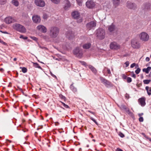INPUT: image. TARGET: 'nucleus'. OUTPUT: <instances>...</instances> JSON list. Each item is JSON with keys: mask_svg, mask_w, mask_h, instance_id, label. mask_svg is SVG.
<instances>
[{"mask_svg": "<svg viewBox=\"0 0 151 151\" xmlns=\"http://www.w3.org/2000/svg\"><path fill=\"white\" fill-rule=\"evenodd\" d=\"M13 28L21 33H24L26 32V29L23 25L18 23L14 24L12 26Z\"/></svg>", "mask_w": 151, "mask_h": 151, "instance_id": "obj_1", "label": "nucleus"}, {"mask_svg": "<svg viewBox=\"0 0 151 151\" xmlns=\"http://www.w3.org/2000/svg\"><path fill=\"white\" fill-rule=\"evenodd\" d=\"M131 45L132 48L136 49H139L141 46L140 41L136 38H134L131 40Z\"/></svg>", "mask_w": 151, "mask_h": 151, "instance_id": "obj_2", "label": "nucleus"}, {"mask_svg": "<svg viewBox=\"0 0 151 151\" xmlns=\"http://www.w3.org/2000/svg\"><path fill=\"white\" fill-rule=\"evenodd\" d=\"M105 32L102 29L99 28L96 30V35L97 38L100 40L104 39L105 37Z\"/></svg>", "mask_w": 151, "mask_h": 151, "instance_id": "obj_3", "label": "nucleus"}, {"mask_svg": "<svg viewBox=\"0 0 151 151\" xmlns=\"http://www.w3.org/2000/svg\"><path fill=\"white\" fill-rule=\"evenodd\" d=\"M139 37L142 41L146 42L149 39V36L148 34L145 32H141L139 35Z\"/></svg>", "mask_w": 151, "mask_h": 151, "instance_id": "obj_4", "label": "nucleus"}, {"mask_svg": "<svg viewBox=\"0 0 151 151\" xmlns=\"http://www.w3.org/2000/svg\"><path fill=\"white\" fill-rule=\"evenodd\" d=\"M59 32L58 28L56 27H51L50 30V36L52 38H55L58 36Z\"/></svg>", "mask_w": 151, "mask_h": 151, "instance_id": "obj_5", "label": "nucleus"}, {"mask_svg": "<svg viewBox=\"0 0 151 151\" xmlns=\"http://www.w3.org/2000/svg\"><path fill=\"white\" fill-rule=\"evenodd\" d=\"M109 47L110 49L114 50H118L120 48V45L115 42H111L110 44Z\"/></svg>", "mask_w": 151, "mask_h": 151, "instance_id": "obj_6", "label": "nucleus"}, {"mask_svg": "<svg viewBox=\"0 0 151 151\" xmlns=\"http://www.w3.org/2000/svg\"><path fill=\"white\" fill-rule=\"evenodd\" d=\"M96 24V21L94 20L86 24V27L87 29L90 30L95 27Z\"/></svg>", "mask_w": 151, "mask_h": 151, "instance_id": "obj_7", "label": "nucleus"}, {"mask_svg": "<svg viewBox=\"0 0 151 151\" xmlns=\"http://www.w3.org/2000/svg\"><path fill=\"white\" fill-rule=\"evenodd\" d=\"M73 53L78 57L81 58L83 54V51L80 49L79 47H76L73 50Z\"/></svg>", "mask_w": 151, "mask_h": 151, "instance_id": "obj_8", "label": "nucleus"}, {"mask_svg": "<svg viewBox=\"0 0 151 151\" xmlns=\"http://www.w3.org/2000/svg\"><path fill=\"white\" fill-rule=\"evenodd\" d=\"M4 22L6 24H9L15 22H16V20L13 17L9 16L5 18Z\"/></svg>", "mask_w": 151, "mask_h": 151, "instance_id": "obj_9", "label": "nucleus"}, {"mask_svg": "<svg viewBox=\"0 0 151 151\" xmlns=\"http://www.w3.org/2000/svg\"><path fill=\"white\" fill-rule=\"evenodd\" d=\"M100 80L101 83L104 84L106 87H108L111 86L112 84L111 82L105 78L102 77H100Z\"/></svg>", "mask_w": 151, "mask_h": 151, "instance_id": "obj_10", "label": "nucleus"}, {"mask_svg": "<svg viewBox=\"0 0 151 151\" xmlns=\"http://www.w3.org/2000/svg\"><path fill=\"white\" fill-rule=\"evenodd\" d=\"M126 6L128 9L134 10L137 8V6L136 5L131 2L128 1L126 4Z\"/></svg>", "mask_w": 151, "mask_h": 151, "instance_id": "obj_11", "label": "nucleus"}, {"mask_svg": "<svg viewBox=\"0 0 151 151\" xmlns=\"http://www.w3.org/2000/svg\"><path fill=\"white\" fill-rule=\"evenodd\" d=\"M35 3L37 6L41 7H44L45 5V3L42 0H35Z\"/></svg>", "mask_w": 151, "mask_h": 151, "instance_id": "obj_12", "label": "nucleus"}, {"mask_svg": "<svg viewBox=\"0 0 151 151\" xmlns=\"http://www.w3.org/2000/svg\"><path fill=\"white\" fill-rule=\"evenodd\" d=\"M63 4V8L65 10L68 9L71 6V4L68 0H65Z\"/></svg>", "mask_w": 151, "mask_h": 151, "instance_id": "obj_13", "label": "nucleus"}, {"mask_svg": "<svg viewBox=\"0 0 151 151\" xmlns=\"http://www.w3.org/2000/svg\"><path fill=\"white\" fill-rule=\"evenodd\" d=\"M86 4V6L89 8H92L95 6V3L91 1H87Z\"/></svg>", "mask_w": 151, "mask_h": 151, "instance_id": "obj_14", "label": "nucleus"}, {"mask_svg": "<svg viewBox=\"0 0 151 151\" xmlns=\"http://www.w3.org/2000/svg\"><path fill=\"white\" fill-rule=\"evenodd\" d=\"M72 17L74 19H78L80 17V13L77 11L73 12L71 14Z\"/></svg>", "mask_w": 151, "mask_h": 151, "instance_id": "obj_15", "label": "nucleus"}, {"mask_svg": "<svg viewBox=\"0 0 151 151\" xmlns=\"http://www.w3.org/2000/svg\"><path fill=\"white\" fill-rule=\"evenodd\" d=\"M37 29L38 30L42 32L45 33L47 31V29L46 28L42 25H40L37 27Z\"/></svg>", "mask_w": 151, "mask_h": 151, "instance_id": "obj_16", "label": "nucleus"}, {"mask_svg": "<svg viewBox=\"0 0 151 151\" xmlns=\"http://www.w3.org/2000/svg\"><path fill=\"white\" fill-rule=\"evenodd\" d=\"M145 98L144 97L138 99L139 104L142 106H144L145 105Z\"/></svg>", "mask_w": 151, "mask_h": 151, "instance_id": "obj_17", "label": "nucleus"}, {"mask_svg": "<svg viewBox=\"0 0 151 151\" xmlns=\"http://www.w3.org/2000/svg\"><path fill=\"white\" fill-rule=\"evenodd\" d=\"M32 19L33 21L36 23H39L41 21L40 17L37 15H34L32 17Z\"/></svg>", "mask_w": 151, "mask_h": 151, "instance_id": "obj_18", "label": "nucleus"}, {"mask_svg": "<svg viewBox=\"0 0 151 151\" xmlns=\"http://www.w3.org/2000/svg\"><path fill=\"white\" fill-rule=\"evenodd\" d=\"M103 73L104 75L107 76L108 74H111L110 70L108 68L105 67L103 70Z\"/></svg>", "mask_w": 151, "mask_h": 151, "instance_id": "obj_19", "label": "nucleus"}, {"mask_svg": "<svg viewBox=\"0 0 151 151\" xmlns=\"http://www.w3.org/2000/svg\"><path fill=\"white\" fill-rule=\"evenodd\" d=\"M66 37L69 39H71L74 37V34L72 32H70L68 33H67L66 34Z\"/></svg>", "mask_w": 151, "mask_h": 151, "instance_id": "obj_20", "label": "nucleus"}, {"mask_svg": "<svg viewBox=\"0 0 151 151\" xmlns=\"http://www.w3.org/2000/svg\"><path fill=\"white\" fill-rule=\"evenodd\" d=\"M108 30L110 32H112L115 29V25L113 24H112L108 26Z\"/></svg>", "mask_w": 151, "mask_h": 151, "instance_id": "obj_21", "label": "nucleus"}, {"mask_svg": "<svg viewBox=\"0 0 151 151\" xmlns=\"http://www.w3.org/2000/svg\"><path fill=\"white\" fill-rule=\"evenodd\" d=\"M113 4L114 6L116 7L118 6L120 3L119 0H112Z\"/></svg>", "mask_w": 151, "mask_h": 151, "instance_id": "obj_22", "label": "nucleus"}, {"mask_svg": "<svg viewBox=\"0 0 151 151\" xmlns=\"http://www.w3.org/2000/svg\"><path fill=\"white\" fill-rule=\"evenodd\" d=\"M12 3L16 6H18L19 5V2L17 0H12Z\"/></svg>", "mask_w": 151, "mask_h": 151, "instance_id": "obj_23", "label": "nucleus"}, {"mask_svg": "<svg viewBox=\"0 0 151 151\" xmlns=\"http://www.w3.org/2000/svg\"><path fill=\"white\" fill-rule=\"evenodd\" d=\"M145 89L147 91L148 95L150 96L151 95V88L147 86L145 87Z\"/></svg>", "mask_w": 151, "mask_h": 151, "instance_id": "obj_24", "label": "nucleus"}, {"mask_svg": "<svg viewBox=\"0 0 151 151\" xmlns=\"http://www.w3.org/2000/svg\"><path fill=\"white\" fill-rule=\"evenodd\" d=\"M151 69V67H148L146 68L143 69L142 71L143 72H145L146 73H148Z\"/></svg>", "mask_w": 151, "mask_h": 151, "instance_id": "obj_25", "label": "nucleus"}, {"mask_svg": "<svg viewBox=\"0 0 151 151\" xmlns=\"http://www.w3.org/2000/svg\"><path fill=\"white\" fill-rule=\"evenodd\" d=\"M88 68L91 70L94 73H96L97 71L96 69L91 65H90L88 66Z\"/></svg>", "mask_w": 151, "mask_h": 151, "instance_id": "obj_26", "label": "nucleus"}, {"mask_svg": "<svg viewBox=\"0 0 151 151\" xmlns=\"http://www.w3.org/2000/svg\"><path fill=\"white\" fill-rule=\"evenodd\" d=\"M91 46V44L89 43H87L84 44L83 45V47L84 49H87L89 48Z\"/></svg>", "mask_w": 151, "mask_h": 151, "instance_id": "obj_27", "label": "nucleus"}, {"mask_svg": "<svg viewBox=\"0 0 151 151\" xmlns=\"http://www.w3.org/2000/svg\"><path fill=\"white\" fill-rule=\"evenodd\" d=\"M145 8L146 9H150L151 8V4L150 3H146L145 6Z\"/></svg>", "mask_w": 151, "mask_h": 151, "instance_id": "obj_28", "label": "nucleus"}, {"mask_svg": "<svg viewBox=\"0 0 151 151\" xmlns=\"http://www.w3.org/2000/svg\"><path fill=\"white\" fill-rule=\"evenodd\" d=\"M33 66L35 68H37L40 69H41V68L39 65L37 63H33Z\"/></svg>", "mask_w": 151, "mask_h": 151, "instance_id": "obj_29", "label": "nucleus"}, {"mask_svg": "<svg viewBox=\"0 0 151 151\" xmlns=\"http://www.w3.org/2000/svg\"><path fill=\"white\" fill-rule=\"evenodd\" d=\"M77 4L79 6H82L83 0H76Z\"/></svg>", "mask_w": 151, "mask_h": 151, "instance_id": "obj_30", "label": "nucleus"}, {"mask_svg": "<svg viewBox=\"0 0 151 151\" xmlns=\"http://www.w3.org/2000/svg\"><path fill=\"white\" fill-rule=\"evenodd\" d=\"M22 69V70L23 73H26L27 71V69L25 67H20Z\"/></svg>", "mask_w": 151, "mask_h": 151, "instance_id": "obj_31", "label": "nucleus"}, {"mask_svg": "<svg viewBox=\"0 0 151 151\" xmlns=\"http://www.w3.org/2000/svg\"><path fill=\"white\" fill-rule=\"evenodd\" d=\"M151 81L150 80H145L143 81V82L145 84H149Z\"/></svg>", "mask_w": 151, "mask_h": 151, "instance_id": "obj_32", "label": "nucleus"}, {"mask_svg": "<svg viewBox=\"0 0 151 151\" xmlns=\"http://www.w3.org/2000/svg\"><path fill=\"white\" fill-rule=\"evenodd\" d=\"M60 98L62 100H64L65 101L66 99V98L62 94H60L59 95Z\"/></svg>", "mask_w": 151, "mask_h": 151, "instance_id": "obj_33", "label": "nucleus"}, {"mask_svg": "<svg viewBox=\"0 0 151 151\" xmlns=\"http://www.w3.org/2000/svg\"><path fill=\"white\" fill-rule=\"evenodd\" d=\"M51 1L54 3L55 4H58L60 1V0H51Z\"/></svg>", "mask_w": 151, "mask_h": 151, "instance_id": "obj_34", "label": "nucleus"}, {"mask_svg": "<svg viewBox=\"0 0 151 151\" xmlns=\"http://www.w3.org/2000/svg\"><path fill=\"white\" fill-rule=\"evenodd\" d=\"M6 0H0V4L4 5L6 2Z\"/></svg>", "mask_w": 151, "mask_h": 151, "instance_id": "obj_35", "label": "nucleus"}, {"mask_svg": "<svg viewBox=\"0 0 151 151\" xmlns=\"http://www.w3.org/2000/svg\"><path fill=\"white\" fill-rule=\"evenodd\" d=\"M60 102L65 108H69V106L68 105L65 104L64 103L61 101Z\"/></svg>", "mask_w": 151, "mask_h": 151, "instance_id": "obj_36", "label": "nucleus"}, {"mask_svg": "<svg viewBox=\"0 0 151 151\" xmlns=\"http://www.w3.org/2000/svg\"><path fill=\"white\" fill-rule=\"evenodd\" d=\"M126 79L128 83H130L132 81V78L129 77H127Z\"/></svg>", "mask_w": 151, "mask_h": 151, "instance_id": "obj_37", "label": "nucleus"}, {"mask_svg": "<svg viewBox=\"0 0 151 151\" xmlns=\"http://www.w3.org/2000/svg\"><path fill=\"white\" fill-rule=\"evenodd\" d=\"M70 88L74 92H76L77 91L76 88L73 87V86H71Z\"/></svg>", "mask_w": 151, "mask_h": 151, "instance_id": "obj_38", "label": "nucleus"}, {"mask_svg": "<svg viewBox=\"0 0 151 151\" xmlns=\"http://www.w3.org/2000/svg\"><path fill=\"white\" fill-rule=\"evenodd\" d=\"M140 71V69L138 68L137 69L135 70V72L137 74H138L139 73Z\"/></svg>", "mask_w": 151, "mask_h": 151, "instance_id": "obj_39", "label": "nucleus"}, {"mask_svg": "<svg viewBox=\"0 0 151 151\" xmlns=\"http://www.w3.org/2000/svg\"><path fill=\"white\" fill-rule=\"evenodd\" d=\"M119 135L121 137H124V135L122 133L119 132Z\"/></svg>", "mask_w": 151, "mask_h": 151, "instance_id": "obj_40", "label": "nucleus"}, {"mask_svg": "<svg viewBox=\"0 0 151 151\" xmlns=\"http://www.w3.org/2000/svg\"><path fill=\"white\" fill-rule=\"evenodd\" d=\"M79 62L83 65H86V63L84 61H80Z\"/></svg>", "mask_w": 151, "mask_h": 151, "instance_id": "obj_41", "label": "nucleus"}, {"mask_svg": "<svg viewBox=\"0 0 151 151\" xmlns=\"http://www.w3.org/2000/svg\"><path fill=\"white\" fill-rule=\"evenodd\" d=\"M90 119L92 120L94 122L95 124H97V122L92 117H91L90 118Z\"/></svg>", "mask_w": 151, "mask_h": 151, "instance_id": "obj_42", "label": "nucleus"}, {"mask_svg": "<svg viewBox=\"0 0 151 151\" xmlns=\"http://www.w3.org/2000/svg\"><path fill=\"white\" fill-rule=\"evenodd\" d=\"M122 78L123 79H126L127 77L124 74H123L122 75Z\"/></svg>", "mask_w": 151, "mask_h": 151, "instance_id": "obj_43", "label": "nucleus"}, {"mask_svg": "<svg viewBox=\"0 0 151 151\" xmlns=\"http://www.w3.org/2000/svg\"><path fill=\"white\" fill-rule=\"evenodd\" d=\"M0 43H2L4 45L8 46L7 44L5 42H4V41H3L2 40L1 41V42H0Z\"/></svg>", "mask_w": 151, "mask_h": 151, "instance_id": "obj_44", "label": "nucleus"}, {"mask_svg": "<svg viewBox=\"0 0 151 151\" xmlns=\"http://www.w3.org/2000/svg\"><path fill=\"white\" fill-rule=\"evenodd\" d=\"M43 18L45 19H46L47 17H48V16L46 14H43Z\"/></svg>", "mask_w": 151, "mask_h": 151, "instance_id": "obj_45", "label": "nucleus"}, {"mask_svg": "<svg viewBox=\"0 0 151 151\" xmlns=\"http://www.w3.org/2000/svg\"><path fill=\"white\" fill-rule=\"evenodd\" d=\"M139 121L140 122H143V117H140L139 119Z\"/></svg>", "mask_w": 151, "mask_h": 151, "instance_id": "obj_46", "label": "nucleus"}, {"mask_svg": "<svg viewBox=\"0 0 151 151\" xmlns=\"http://www.w3.org/2000/svg\"><path fill=\"white\" fill-rule=\"evenodd\" d=\"M31 38L34 40L35 41H37V39L34 37H31Z\"/></svg>", "mask_w": 151, "mask_h": 151, "instance_id": "obj_47", "label": "nucleus"}, {"mask_svg": "<svg viewBox=\"0 0 151 151\" xmlns=\"http://www.w3.org/2000/svg\"><path fill=\"white\" fill-rule=\"evenodd\" d=\"M142 134L144 136V137L146 138V139H147L148 138V136H147L146 135L145 133H142Z\"/></svg>", "mask_w": 151, "mask_h": 151, "instance_id": "obj_48", "label": "nucleus"}, {"mask_svg": "<svg viewBox=\"0 0 151 151\" xmlns=\"http://www.w3.org/2000/svg\"><path fill=\"white\" fill-rule=\"evenodd\" d=\"M142 134L144 136V137L146 138V139H147L148 138V136H147L146 135L145 133H142Z\"/></svg>", "mask_w": 151, "mask_h": 151, "instance_id": "obj_49", "label": "nucleus"}, {"mask_svg": "<svg viewBox=\"0 0 151 151\" xmlns=\"http://www.w3.org/2000/svg\"><path fill=\"white\" fill-rule=\"evenodd\" d=\"M125 109H126V111L128 114H129L130 113V111L129 109L127 108H125Z\"/></svg>", "mask_w": 151, "mask_h": 151, "instance_id": "obj_50", "label": "nucleus"}, {"mask_svg": "<svg viewBox=\"0 0 151 151\" xmlns=\"http://www.w3.org/2000/svg\"><path fill=\"white\" fill-rule=\"evenodd\" d=\"M124 64L125 65H126V67H128L129 65V62L128 61H127L125 63H124Z\"/></svg>", "mask_w": 151, "mask_h": 151, "instance_id": "obj_51", "label": "nucleus"}, {"mask_svg": "<svg viewBox=\"0 0 151 151\" xmlns=\"http://www.w3.org/2000/svg\"><path fill=\"white\" fill-rule=\"evenodd\" d=\"M135 66V63H133L130 66V67L131 68H133Z\"/></svg>", "mask_w": 151, "mask_h": 151, "instance_id": "obj_52", "label": "nucleus"}, {"mask_svg": "<svg viewBox=\"0 0 151 151\" xmlns=\"http://www.w3.org/2000/svg\"><path fill=\"white\" fill-rule=\"evenodd\" d=\"M116 151H123L122 149L120 148H117L116 150Z\"/></svg>", "mask_w": 151, "mask_h": 151, "instance_id": "obj_53", "label": "nucleus"}, {"mask_svg": "<svg viewBox=\"0 0 151 151\" xmlns=\"http://www.w3.org/2000/svg\"><path fill=\"white\" fill-rule=\"evenodd\" d=\"M150 58L148 57H147L146 58V60L147 61H149L150 60Z\"/></svg>", "mask_w": 151, "mask_h": 151, "instance_id": "obj_54", "label": "nucleus"}, {"mask_svg": "<svg viewBox=\"0 0 151 151\" xmlns=\"http://www.w3.org/2000/svg\"><path fill=\"white\" fill-rule=\"evenodd\" d=\"M82 21V19H80L78 20V22L79 23H80Z\"/></svg>", "mask_w": 151, "mask_h": 151, "instance_id": "obj_55", "label": "nucleus"}, {"mask_svg": "<svg viewBox=\"0 0 151 151\" xmlns=\"http://www.w3.org/2000/svg\"><path fill=\"white\" fill-rule=\"evenodd\" d=\"M4 71V70L3 68H0V72L2 73Z\"/></svg>", "mask_w": 151, "mask_h": 151, "instance_id": "obj_56", "label": "nucleus"}, {"mask_svg": "<svg viewBox=\"0 0 151 151\" xmlns=\"http://www.w3.org/2000/svg\"><path fill=\"white\" fill-rule=\"evenodd\" d=\"M47 36H42V37L43 38L45 39H47Z\"/></svg>", "mask_w": 151, "mask_h": 151, "instance_id": "obj_57", "label": "nucleus"}, {"mask_svg": "<svg viewBox=\"0 0 151 151\" xmlns=\"http://www.w3.org/2000/svg\"><path fill=\"white\" fill-rule=\"evenodd\" d=\"M125 97L126 98L128 99L129 98V96L128 94H126Z\"/></svg>", "mask_w": 151, "mask_h": 151, "instance_id": "obj_58", "label": "nucleus"}, {"mask_svg": "<svg viewBox=\"0 0 151 151\" xmlns=\"http://www.w3.org/2000/svg\"><path fill=\"white\" fill-rule=\"evenodd\" d=\"M55 125L56 126H58L59 125V123L58 122H56L55 123Z\"/></svg>", "mask_w": 151, "mask_h": 151, "instance_id": "obj_59", "label": "nucleus"}, {"mask_svg": "<svg viewBox=\"0 0 151 151\" xmlns=\"http://www.w3.org/2000/svg\"><path fill=\"white\" fill-rule=\"evenodd\" d=\"M22 130L24 132H26L27 131V129H23Z\"/></svg>", "mask_w": 151, "mask_h": 151, "instance_id": "obj_60", "label": "nucleus"}, {"mask_svg": "<svg viewBox=\"0 0 151 151\" xmlns=\"http://www.w3.org/2000/svg\"><path fill=\"white\" fill-rule=\"evenodd\" d=\"M140 76L141 79H143V78L144 77L143 74L141 75Z\"/></svg>", "mask_w": 151, "mask_h": 151, "instance_id": "obj_61", "label": "nucleus"}, {"mask_svg": "<svg viewBox=\"0 0 151 151\" xmlns=\"http://www.w3.org/2000/svg\"><path fill=\"white\" fill-rule=\"evenodd\" d=\"M88 112H89L90 113L93 114V115H95V113H94L93 112L91 111H89Z\"/></svg>", "mask_w": 151, "mask_h": 151, "instance_id": "obj_62", "label": "nucleus"}, {"mask_svg": "<svg viewBox=\"0 0 151 151\" xmlns=\"http://www.w3.org/2000/svg\"><path fill=\"white\" fill-rule=\"evenodd\" d=\"M132 76L134 78H135L136 77V75L134 74L132 75Z\"/></svg>", "mask_w": 151, "mask_h": 151, "instance_id": "obj_63", "label": "nucleus"}, {"mask_svg": "<svg viewBox=\"0 0 151 151\" xmlns=\"http://www.w3.org/2000/svg\"><path fill=\"white\" fill-rule=\"evenodd\" d=\"M20 38H23H23H24V36H23V35H21L20 36Z\"/></svg>", "mask_w": 151, "mask_h": 151, "instance_id": "obj_64", "label": "nucleus"}]
</instances>
